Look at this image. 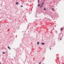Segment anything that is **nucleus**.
I'll list each match as a JSON object with an SVG mask.
<instances>
[{"mask_svg": "<svg viewBox=\"0 0 64 64\" xmlns=\"http://www.w3.org/2000/svg\"><path fill=\"white\" fill-rule=\"evenodd\" d=\"M8 49H9L10 50H11V48H10L9 47V46H8Z\"/></svg>", "mask_w": 64, "mask_h": 64, "instance_id": "4", "label": "nucleus"}, {"mask_svg": "<svg viewBox=\"0 0 64 64\" xmlns=\"http://www.w3.org/2000/svg\"><path fill=\"white\" fill-rule=\"evenodd\" d=\"M16 5H17V4H19V2H16Z\"/></svg>", "mask_w": 64, "mask_h": 64, "instance_id": "5", "label": "nucleus"}, {"mask_svg": "<svg viewBox=\"0 0 64 64\" xmlns=\"http://www.w3.org/2000/svg\"><path fill=\"white\" fill-rule=\"evenodd\" d=\"M42 45H44L45 44L44 43H42Z\"/></svg>", "mask_w": 64, "mask_h": 64, "instance_id": "8", "label": "nucleus"}, {"mask_svg": "<svg viewBox=\"0 0 64 64\" xmlns=\"http://www.w3.org/2000/svg\"><path fill=\"white\" fill-rule=\"evenodd\" d=\"M41 62H40L39 64H41Z\"/></svg>", "mask_w": 64, "mask_h": 64, "instance_id": "15", "label": "nucleus"}, {"mask_svg": "<svg viewBox=\"0 0 64 64\" xmlns=\"http://www.w3.org/2000/svg\"><path fill=\"white\" fill-rule=\"evenodd\" d=\"M2 53H3V54H4L5 53V52H2Z\"/></svg>", "mask_w": 64, "mask_h": 64, "instance_id": "7", "label": "nucleus"}, {"mask_svg": "<svg viewBox=\"0 0 64 64\" xmlns=\"http://www.w3.org/2000/svg\"><path fill=\"white\" fill-rule=\"evenodd\" d=\"M44 3L43 2H42L41 3V5H42V6H43V5H44Z\"/></svg>", "mask_w": 64, "mask_h": 64, "instance_id": "1", "label": "nucleus"}, {"mask_svg": "<svg viewBox=\"0 0 64 64\" xmlns=\"http://www.w3.org/2000/svg\"><path fill=\"white\" fill-rule=\"evenodd\" d=\"M51 48H50V50H51Z\"/></svg>", "mask_w": 64, "mask_h": 64, "instance_id": "16", "label": "nucleus"}, {"mask_svg": "<svg viewBox=\"0 0 64 64\" xmlns=\"http://www.w3.org/2000/svg\"><path fill=\"white\" fill-rule=\"evenodd\" d=\"M44 10H46V8H44Z\"/></svg>", "mask_w": 64, "mask_h": 64, "instance_id": "11", "label": "nucleus"}, {"mask_svg": "<svg viewBox=\"0 0 64 64\" xmlns=\"http://www.w3.org/2000/svg\"><path fill=\"white\" fill-rule=\"evenodd\" d=\"M15 20H16V19H15Z\"/></svg>", "mask_w": 64, "mask_h": 64, "instance_id": "17", "label": "nucleus"}, {"mask_svg": "<svg viewBox=\"0 0 64 64\" xmlns=\"http://www.w3.org/2000/svg\"><path fill=\"white\" fill-rule=\"evenodd\" d=\"M63 28H60V30L62 31V30H63Z\"/></svg>", "mask_w": 64, "mask_h": 64, "instance_id": "3", "label": "nucleus"}, {"mask_svg": "<svg viewBox=\"0 0 64 64\" xmlns=\"http://www.w3.org/2000/svg\"><path fill=\"white\" fill-rule=\"evenodd\" d=\"M43 6L41 5H40V8H42V7Z\"/></svg>", "mask_w": 64, "mask_h": 64, "instance_id": "2", "label": "nucleus"}, {"mask_svg": "<svg viewBox=\"0 0 64 64\" xmlns=\"http://www.w3.org/2000/svg\"><path fill=\"white\" fill-rule=\"evenodd\" d=\"M40 6V4H38V7H39V6Z\"/></svg>", "mask_w": 64, "mask_h": 64, "instance_id": "6", "label": "nucleus"}, {"mask_svg": "<svg viewBox=\"0 0 64 64\" xmlns=\"http://www.w3.org/2000/svg\"><path fill=\"white\" fill-rule=\"evenodd\" d=\"M37 44H38V45L39 44V42H38L37 43Z\"/></svg>", "mask_w": 64, "mask_h": 64, "instance_id": "10", "label": "nucleus"}, {"mask_svg": "<svg viewBox=\"0 0 64 64\" xmlns=\"http://www.w3.org/2000/svg\"><path fill=\"white\" fill-rule=\"evenodd\" d=\"M54 9L53 8H52V10H54Z\"/></svg>", "mask_w": 64, "mask_h": 64, "instance_id": "12", "label": "nucleus"}, {"mask_svg": "<svg viewBox=\"0 0 64 64\" xmlns=\"http://www.w3.org/2000/svg\"><path fill=\"white\" fill-rule=\"evenodd\" d=\"M39 2H40V0H38V3H39Z\"/></svg>", "mask_w": 64, "mask_h": 64, "instance_id": "9", "label": "nucleus"}, {"mask_svg": "<svg viewBox=\"0 0 64 64\" xmlns=\"http://www.w3.org/2000/svg\"><path fill=\"white\" fill-rule=\"evenodd\" d=\"M21 7H23V6H20Z\"/></svg>", "mask_w": 64, "mask_h": 64, "instance_id": "13", "label": "nucleus"}, {"mask_svg": "<svg viewBox=\"0 0 64 64\" xmlns=\"http://www.w3.org/2000/svg\"><path fill=\"white\" fill-rule=\"evenodd\" d=\"M60 40H62V39L61 38H60Z\"/></svg>", "mask_w": 64, "mask_h": 64, "instance_id": "14", "label": "nucleus"}]
</instances>
